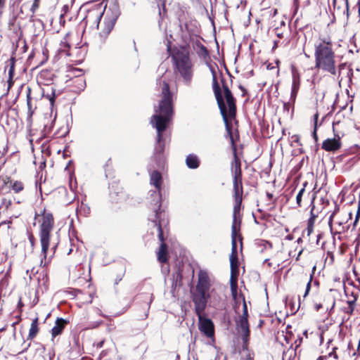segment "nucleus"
Wrapping results in <instances>:
<instances>
[{
  "label": "nucleus",
  "instance_id": "nucleus-1",
  "mask_svg": "<svg viewBox=\"0 0 360 360\" xmlns=\"http://www.w3.org/2000/svg\"><path fill=\"white\" fill-rule=\"evenodd\" d=\"M162 98L157 114L152 117V122H154V125L158 132L159 140L161 139L162 132L166 129L169 117L172 113V94L169 91V84L165 82L162 84Z\"/></svg>",
  "mask_w": 360,
  "mask_h": 360
},
{
  "label": "nucleus",
  "instance_id": "nucleus-2",
  "mask_svg": "<svg viewBox=\"0 0 360 360\" xmlns=\"http://www.w3.org/2000/svg\"><path fill=\"white\" fill-rule=\"evenodd\" d=\"M316 65L319 68L335 74V55L332 51V44L329 41H323L316 46Z\"/></svg>",
  "mask_w": 360,
  "mask_h": 360
},
{
  "label": "nucleus",
  "instance_id": "nucleus-3",
  "mask_svg": "<svg viewBox=\"0 0 360 360\" xmlns=\"http://www.w3.org/2000/svg\"><path fill=\"white\" fill-rule=\"evenodd\" d=\"M224 98L226 99L227 105H228V110L226 109V107L225 105V103L224 102V98L222 96V94L221 93V89L219 85L215 83L214 84V94L219 105V107L221 110V113L223 116V118L224 120V122L227 124V120L228 117L232 119L236 115V104H235V100L232 96V94L231 91L229 89V88L226 86H224Z\"/></svg>",
  "mask_w": 360,
  "mask_h": 360
},
{
  "label": "nucleus",
  "instance_id": "nucleus-4",
  "mask_svg": "<svg viewBox=\"0 0 360 360\" xmlns=\"http://www.w3.org/2000/svg\"><path fill=\"white\" fill-rule=\"evenodd\" d=\"M210 289V279L206 271L200 270L198 274V281L196 292L193 296L195 310L203 311L207 302V292Z\"/></svg>",
  "mask_w": 360,
  "mask_h": 360
},
{
  "label": "nucleus",
  "instance_id": "nucleus-5",
  "mask_svg": "<svg viewBox=\"0 0 360 360\" xmlns=\"http://www.w3.org/2000/svg\"><path fill=\"white\" fill-rule=\"evenodd\" d=\"M53 225V218L50 214H44L43 216V221L41 225V244L42 252L46 254L49 246L50 233L52 230Z\"/></svg>",
  "mask_w": 360,
  "mask_h": 360
},
{
  "label": "nucleus",
  "instance_id": "nucleus-6",
  "mask_svg": "<svg viewBox=\"0 0 360 360\" xmlns=\"http://www.w3.org/2000/svg\"><path fill=\"white\" fill-rule=\"evenodd\" d=\"M176 68L186 81H189L192 77L191 64L188 56L182 53H176L173 57Z\"/></svg>",
  "mask_w": 360,
  "mask_h": 360
},
{
  "label": "nucleus",
  "instance_id": "nucleus-7",
  "mask_svg": "<svg viewBox=\"0 0 360 360\" xmlns=\"http://www.w3.org/2000/svg\"><path fill=\"white\" fill-rule=\"evenodd\" d=\"M248 308L244 297H243V313L239 316L237 321V329L238 333L242 336L244 344L247 345L250 335L249 326L248 322Z\"/></svg>",
  "mask_w": 360,
  "mask_h": 360
},
{
  "label": "nucleus",
  "instance_id": "nucleus-8",
  "mask_svg": "<svg viewBox=\"0 0 360 360\" xmlns=\"http://www.w3.org/2000/svg\"><path fill=\"white\" fill-rule=\"evenodd\" d=\"M199 318V329L207 337H212L214 335V325L212 321L202 316L203 311H198L195 310Z\"/></svg>",
  "mask_w": 360,
  "mask_h": 360
},
{
  "label": "nucleus",
  "instance_id": "nucleus-9",
  "mask_svg": "<svg viewBox=\"0 0 360 360\" xmlns=\"http://www.w3.org/2000/svg\"><path fill=\"white\" fill-rule=\"evenodd\" d=\"M160 234L159 238L162 241L159 250L158 252V259L161 263H165L168 260V252H167V247L165 243H163V236L161 228L159 227Z\"/></svg>",
  "mask_w": 360,
  "mask_h": 360
},
{
  "label": "nucleus",
  "instance_id": "nucleus-10",
  "mask_svg": "<svg viewBox=\"0 0 360 360\" xmlns=\"http://www.w3.org/2000/svg\"><path fill=\"white\" fill-rule=\"evenodd\" d=\"M340 146L339 139H328L323 141L322 148L327 151H334L338 150Z\"/></svg>",
  "mask_w": 360,
  "mask_h": 360
},
{
  "label": "nucleus",
  "instance_id": "nucleus-11",
  "mask_svg": "<svg viewBox=\"0 0 360 360\" xmlns=\"http://www.w3.org/2000/svg\"><path fill=\"white\" fill-rule=\"evenodd\" d=\"M187 166L191 169H196L199 166V160L194 155H189L186 160Z\"/></svg>",
  "mask_w": 360,
  "mask_h": 360
},
{
  "label": "nucleus",
  "instance_id": "nucleus-12",
  "mask_svg": "<svg viewBox=\"0 0 360 360\" xmlns=\"http://www.w3.org/2000/svg\"><path fill=\"white\" fill-rule=\"evenodd\" d=\"M65 324V321L63 319H58L56 326L52 328V335L56 337L59 335L63 329Z\"/></svg>",
  "mask_w": 360,
  "mask_h": 360
},
{
  "label": "nucleus",
  "instance_id": "nucleus-13",
  "mask_svg": "<svg viewBox=\"0 0 360 360\" xmlns=\"http://www.w3.org/2000/svg\"><path fill=\"white\" fill-rule=\"evenodd\" d=\"M312 278H313L312 274H306L305 276L302 278V281L304 283H306V285H307L306 290L304 294V297H306L310 290Z\"/></svg>",
  "mask_w": 360,
  "mask_h": 360
},
{
  "label": "nucleus",
  "instance_id": "nucleus-14",
  "mask_svg": "<svg viewBox=\"0 0 360 360\" xmlns=\"http://www.w3.org/2000/svg\"><path fill=\"white\" fill-rule=\"evenodd\" d=\"M151 182L158 188H160L161 182V175L158 172H153L151 174Z\"/></svg>",
  "mask_w": 360,
  "mask_h": 360
},
{
  "label": "nucleus",
  "instance_id": "nucleus-15",
  "mask_svg": "<svg viewBox=\"0 0 360 360\" xmlns=\"http://www.w3.org/2000/svg\"><path fill=\"white\" fill-rule=\"evenodd\" d=\"M37 321H38V319L36 318L34 320H33L32 324H31V328H30V334H29V336L31 338H33L38 333V326H37Z\"/></svg>",
  "mask_w": 360,
  "mask_h": 360
},
{
  "label": "nucleus",
  "instance_id": "nucleus-16",
  "mask_svg": "<svg viewBox=\"0 0 360 360\" xmlns=\"http://www.w3.org/2000/svg\"><path fill=\"white\" fill-rule=\"evenodd\" d=\"M10 61H11V68L9 70V79H8L9 86H11V84H13L12 78H13V75L14 73L15 60H14V58H11Z\"/></svg>",
  "mask_w": 360,
  "mask_h": 360
},
{
  "label": "nucleus",
  "instance_id": "nucleus-17",
  "mask_svg": "<svg viewBox=\"0 0 360 360\" xmlns=\"http://www.w3.org/2000/svg\"><path fill=\"white\" fill-rule=\"evenodd\" d=\"M231 289L233 298L235 300H237V285H236V282L233 279L231 280Z\"/></svg>",
  "mask_w": 360,
  "mask_h": 360
},
{
  "label": "nucleus",
  "instance_id": "nucleus-18",
  "mask_svg": "<svg viewBox=\"0 0 360 360\" xmlns=\"http://www.w3.org/2000/svg\"><path fill=\"white\" fill-rule=\"evenodd\" d=\"M12 188L15 192H20L23 189V184L22 182L16 181L13 184Z\"/></svg>",
  "mask_w": 360,
  "mask_h": 360
},
{
  "label": "nucleus",
  "instance_id": "nucleus-19",
  "mask_svg": "<svg viewBox=\"0 0 360 360\" xmlns=\"http://www.w3.org/2000/svg\"><path fill=\"white\" fill-rule=\"evenodd\" d=\"M236 226L234 224L232 226V238H233L232 242H233V247H235V245H236Z\"/></svg>",
  "mask_w": 360,
  "mask_h": 360
},
{
  "label": "nucleus",
  "instance_id": "nucleus-20",
  "mask_svg": "<svg viewBox=\"0 0 360 360\" xmlns=\"http://www.w3.org/2000/svg\"><path fill=\"white\" fill-rule=\"evenodd\" d=\"M304 188H302L297 195V202L298 205H300V202L302 200V194L304 193Z\"/></svg>",
  "mask_w": 360,
  "mask_h": 360
},
{
  "label": "nucleus",
  "instance_id": "nucleus-21",
  "mask_svg": "<svg viewBox=\"0 0 360 360\" xmlns=\"http://www.w3.org/2000/svg\"><path fill=\"white\" fill-rule=\"evenodd\" d=\"M39 0H34L33 4H32V11L33 13L35 12V11L37 9V8L39 7Z\"/></svg>",
  "mask_w": 360,
  "mask_h": 360
},
{
  "label": "nucleus",
  "instance_id": "nucleus-22",
  "mask_svg": "<svg viewBox=\"0 0 360 360\" xmlns=\"http://www.w3.org/2000/svg\"><path fill=\"white\" fill-rule=\"evenodd\" d=\"M360 217V206L359 207L358 210H356V217H355V220L354 221V226H355L356 225V223L359 220V218Z\"/></svg>",
  "mask_w": 360,
  "mask_h": 360
},
{
  "label": "nucleus",
  "instance_id": "nucleus-23",
  "mask_svg": "<svg viewBox=\"0 0 360 360\" xmlns=\"http://www.w3.org/2000/svg\"><path fill=\"white\" fill-rule=\"evenodd\" d=\"M314 221V219L313 217L309 219V224H308L309 232H311L312 231V227H313Z\"/></svg>",
  "mask_w": 360,
  "mask_h": 360
},
{
  "label": "nucleus",
  "instance_id": "nucleus-24",
  "mask_svg": "<svg viewBox=\"0 0 360 360\" xmlns=\"http://www.w3.org/2000/svg\"><path fill=\"white\" fill-rule=\"evenodd\" d=\"M231 266H232V268H233V266H234V257H233V255H232L231 259Z\"/></svg>",
  "mask_w": 360,
  "mask_h": 360
},
{
  "label": "nucleus",
  "instance_id": "nucleus-25",
  "mask_svg": "<svg viewBox=\"0 0 360 360\" xmlns=\"http://www.w3.org/2000/svg\"><path fill=\"white\" fill-rule=\"evenodd\" d=\"M30 94H28L27 95V105H30Z\"/></svg>",
  "mask_w": 360,
  "mask_h": 360
},
{
  "label": "nucleus",
  "instance_id": "nucleus-26",
  "mask_svg": "<svg viewBox=\"0 0 360 360\" xmlns=\"http://www.w3.org/2000/svg\"><path fill=\"white\" fill-rule=\"evenodd\" d=\"M4 0H0V7H1L4 5Z\"/></svg>",
  "mask_w": 360,
  "mask_h": 360
},
{
  "label": "nucleus",
  "instance_id": "nucleus-27",
  "mask_svg": "<svg viewBox=\"0 0 360 360\" xmlns=\"http://www.w3.org/2000/svg\"><path fill=\"white\" fill-rule=\"evenodd\" d=\"M235 187H236V189H237V187H238V183H237V180L236 179L235 181Z\"/></svg>",
  "mask_w": 360,
  "mask_h": 360
},
{
  "label": "nucleus",
  "instance_id": "nucleus-28",
  "mask_svg": "<svg viewBox=\"0 0 360 360\" xmlns=\"http://www.w3.org/2000/svg\"><path fill=\"white\" fill-rule=\"evenodd\" d=\"M50 101H51V104H53V101H54V98H51Z\"/></svg>",
  "mask_w": 360,
  "mask_h": 360
},
{
  "label": "nucleus",
  "instance_id": "nucleus-29",
  "mask_svg": "<svg viewBox=\"0 0 360 360\" xmlns=\"http://www.w3.org/2000/svg\"><path fill=\"white\" fill-rule=\"evenodd\" d=\"M276 46H277V44H276V43L275 42V43H274V46L273 49H276Z\"/></svg>",
  "mask_w": 360,
  "mask_h": 360
},
{
  "label": "nucleus",
  "instance_id": "nucleus-30",
  "mask_svg": "<svg viewBox=\"0 0 360 360\" xmlns=\"http://www.w3.org/2000/svg\"><path fill=\"white\" fill-rule=\"evenodd\" d=\"M278 63H279V60H277V61H276V64H277V65H278Z\"/></svg>",
  "mask_w": 360,
  "mask_h": 360
}]
</instances>
